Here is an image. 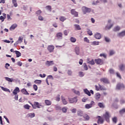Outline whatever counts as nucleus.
I'll return each mask as SVG.
<instances>
[{"label":"nucleus","instance_id":"b1692460","mask_svg":"<svg viewBox=\"0 0 125 125\" xmlns=\"http://www.w3.org/2000/svg\"><path fill=\"white\" fill-rule=\"evenodd\" d=\"M118 37H125V30L120 32V33H119L118 34Z\"/></svg>","mask_w":125,"mask_h":125},{"label":"nucleus","instance_id":"a19ab883","mask_svg":"<svg viewBox=\"0 0 125 125\" xmlns=\"http://www.w3.org/2000/svg\"><path fill=\"white\" fill-rule=\"evenodd\" d=\"M83 69L85 71H87V70H88V67H87V65H86V63H84L83 64Z\"/></svg>","mask_w":125,"mask_h":125},{"label":"nucleus","instance_id":"a211bd4d","mask_svg":"<svg viewBox=\"0 0 125 125\" xmlns=\"http://www.w3.org/2000/svg\"><path fill=\"white\" fill-rule=\"evenodd\" d=\"M87 63H88L89 64H90L91 65H94V64H95L94 61L93 60H92L91 61H89V58H87Z\"/></svg>","mask_w":125,"mask_h":125},{"label":"nucleus","instance_id":"774afa93","mask_svg":"<svg viewBox=\"0 0 125 125\" xmlns=\"http://www.w3.org/2000/svg\"><path fill=\"white\" fill-rule=\"evenodd\" d=\"M15 99L17 101L18 100V95H15Z\"/></svg>","mask_w":125,"mask_h":125},{"label":"nucleus","instance_id":"9b49d317","mask_svg":"<svg viewBox=\"0 0 125 125\" xmlns=\"http://www.w3.org/2000/svg\"><path fill=\"white\" fill-rule=\"evenodd\" d=\"M19 92H20V89H19V88L18 87H16L15 88V89L14 90V91H13V94L14 95H18L17 94Z\"/></svg>","mask_w":125,"mask_h":125},{"label":"nucleus","instance_id":"6e6552de","mask_svg":"<svg viewBox=\"0 0 125 125\" xmlns=\"http://www.w3.org/2000/svg\"><path fill=\"white\" fill-rule=\"evenodd\" d=\"M71 13L72 15H74L75 17H79V14L78 12L76 11V10L75 9H72L71 10Z\"/></svg>","mask_w":125,"mask_h":125},{"label":"nucleus","instance_id":"7ed1b4c3","mask_svg":"<svg viewBox=\"0 0 125 125\" xmlns=\"http://www.w3.org/2000/svg\"><path fill=\"white\" fill-rule=\"evenodd\" d=\"M95 104V103H94V101H91L90 104H86L85 105V109H90V108L92 107V106L94 105Z\"/></svg>","mask_w":125,"mask_h":125},{"label":"nucleus","instance_id":"58836bf2","mask_svg":"<svg viewBox=\"0 0 125 125\" xmlns=\"http://www.w3.org/2000/svg\"><path fill=\"white\" fill-rule=\"evenodd\" d=\"M108 72L110 74L113 75L114 74H115V70H114V69H113V68H110Z\"/></svg>","mask_w":125,"mask_h":125},{"label":"nucleus","instance_id":"37998d69","mask_svg":"<svg viewBox=\"0 0 125 125\" xmlns=\"http://www.w3.org/2000/svg\"><path fill=\"white\" fill-rule=\"evenodd\" d=\"M42 10H39L36 12V14H37V16H39V15H41V14H42Z\"/></svg>","mask_w":125,"mask_h":125},{"label":"nucleus","instance_id":"69168bd1","mask_svg":"<svg viewBox=\"0 0 125 125\" xmlns=\"http://www.w3.org/2000/svg\"><path fill=\"white\" fill-rule=\"evenodd\" d=\"M87 101V98H84L82 99V102H86Z\"/></svg>","mask_w":125,"mask_h":125},{"label":"nucleus","instance_id":"7c9ffc66","mask_svg":"<svg viewBox=\"0 0 125 125\" xmlns=\"http://www.w3.org/2000/svg\"><path fill=\"white\" fill-rule=\"evenodd\" d=\"M6 81H7V82H10V83H12L13 82V79L10 78L9 77H5V78Z\"/></svg>","mask_w":125,"mask_h":125},{"label":"nucleus","instance_id":"412c9836","mask_svg":"<svg viewBox=\"0 0 125 125\" xmlns=\"http://www.w3.org/2000/svg\"><path fill=\"white\" fill-rule=\"evenodd\" d=\"M77 115L79 117H83V111L82 110H78L77 112Z\"/></svg>","mask_w":125,"mask_h":125},{"label":"nucleus","instance_id":"4468645a","mask_svg":"<svg viewBox=\"0 0 125 125\" xmlns=\"http://www.w3.org/2000/svg\"><path fill=\"white\" fill-rule=\"evenodd\" d=\"M101 97V95L99 93H96L95 95V98L96 100H97L98 101L100 99V98Z\"/></svg>","mask_w":125,"mask_h":125},{"label":"nucleus","instance_id":"5701e85b","mask_svg":"<svg viewBox=\"0 0 125 125\" xmlns=\"http://www.w3.org/2000/svg\"><path fill=\"white\" fill-rule=\"evenodd\" d=\"M21 92L23 93V94H25V95H29V93H28V91L25 89H22L21 90Z\"/></svg>","mask_w":125,"mask_h":125},{"label":"nucleus","instance_id":"a878e982","mask_svg":"<svg viewBox=\"0 0 125 125\" xmlns=\"http://www.w3.org/2000/svg\"><path fill=\"white\" fill-rule=\"evenodd\" d=\"M83 90L85 94H87V95H88V96H90L91 95V94H90V92H89V91H88L87 89H85Z\"/></svg>","mask_w":125,"mask_h":125},{"label":"nucleus","instance_id":"dca6fc26","mask_svg":"<svg viewBox=\"0 0 125 125\" xmlns=\"http://www.w3.org/2000/svg\"><path fill=\"white\" fill-rule=\"evenodd\" d=\"M56 37L57 38V39H62V37H63V34H62L61 32H59L57 33Z\"/></svg>","mask_w":125,"mask_h":125},{"label":"nucleus","instance_id":"72a5a7b5","mask_svg":"<svg viewBox=\"0 0 125 125\" xmlns=\"http://www.w3.org/2000/svg\"><path fill=\"white\" fill-rule=\"evenodd\" d=\"M120 30H121V27H120L119 26H116L113 29V31L114 32H117V31H120Z\"/></svg>","mask_w":125,"mask_h":125},{"label":"nucleus","instance_id":"f03ea898","mask_svg":"<svg viewBox=\"0 0 125 125\" xmlns=\"http://www.w3.org/2000/svg\"><path fill=\"white\" fill-rule=\"evenodd\" d=\"M103 117L104 118L105 121L109 123L110 122V114L109 112L106 111L105 113L103 115Z\"/></svg>","mask_w":125,"mask_h":125},{"label":"nucleus","instance_id":"0eeeda50","mask_svg":"<svg viewBox=\"0 0 125 125\" xmlns=\"http://www.w3.org/2000/svg\"><path fill=\"white\" fill-rule=\"evenodd\" d=\"M125 88V85L123 83H119L116 86V89H124Z\"/></svg>","mask_w":125,"mask_h":125},{"label":"nucleus","instance_id":"2eb2a0df","mask_svg":"<svg viewBox=\"0 0 125 125\" xmlns=\"http://www.w3.org/2000/svg\"><path fill=\"white\" fill-rule=\"evenodd\" d=\"M61 97H62V101L63 103V104L67 105V104H68V102H67V101H66V99H65L64 97H63V96H62Z\"/></svg>","mask_w":125,"mask_h":125},{"label":"nucleus","instance_id":"6e6d98bb","mask_svg":"<svg viewBox=\"0 0 125 125\" xmlns=\"http://www.w3.org/2000/svg\"><path fill=\"white\" fill-rule=\"evenodd\" d=\"M67 74L69 76H72L73 72L71 71V70H68L67 71Z\"/></svg>","mask_w":125,"mask_h":125},{"label":"nucleus","instance_id":"f704fd0d","mask_svg":"<svg viewBox=\"0 0 125 125\" xmlns=\"http://www.w3.org/2000/svg\"><path fill=\"white\" fill-rule=\"evenodd\" d=\"M24 108L25 109H26V110H30V108L31 107V106H30L29 104H25L24 106H23Z\"/></svg>","mask_w":125,"mask_h":125},{"label":"nucleus","instance_id":"473e14b6","mask_svg":"<svg viewBox=\"0 0 125 125\" xmlns=\"http://www.w3.org/2000/svg\"><path fill=\"white\" fill-rule=\"evenodd\" d=\"M112 122L114 123V124H117V122H118V118H117V117H114L112 118Z\"/></svg>","mask_w":125,"mask_h":125},{"label":"nucleus","instance_id":"680f3d73","mask_svg":"<svg viewBox=\"0 0 125 125\" xmlns=\"http://www.w3.org/2000/svg\"><path fill=\"white\" fill-rule=\"evenodd\" d=\"M17 42H23V38L20 37Z\"/></svg>","mask_w":125,"mask_h":125},{"label":"nucleus","instance_id":"3c124183","mask_svg":"<svg viewBox=\"0 0 125 125\" xmlns=\"http://www.w3.org/2000/svg\"><path fill=\"white\" fill-rule=\"evenodd\" d=\"M33 88H34V90H35V91H37V90H38V85H37L36 84H34Z\"/></svg>","mask_w":125,"mask_h":125},{"label":"nucleus","instance_id":"f257e3e1","mask_svg":"<svg viewBox=\"0 0 125 125\" xmlns=\"http://www.w3.org/2000/svg\"><path fill=\"white\" fill-rule=\"evenodd\" d=\"M82 11L83 14H86V13H89L91 11V9L87 8L85 6L82 7Z\"/></svg>","mask_w":125,"mask_h":125},{"label":"nucleus","instance_id":"c756f323","mask_svg":"<svg viewBox=\"0 0 125 125\" xmlns=\"http://www.w3.org/2000/svg\"><path fill=\"white\" fill-rule=\"evenodd\" d=\"M14 52H15L16 54L17 57H20L21 56V53L19 52V51H15Z\"/></svg>","mask_w":125,"mask_h":125},{"label":"nucleus","instance_id":"09e8293b","mask_svg":"<svg viewBox=\"0 0 125 125\" xmlns=\"http://www.w3.org/2000/svg\"><path fill=\"white\" fill-rule=\"evenodd\" d=\"M113 24H111V25H110L109 26H108V25H107L106 27H105V29L106 30H110V29H111V28H112L113 27Z\"/></svg>","mask_w":125,"mask_h":125},{"label":"nucleus","instance_id":"aec40b11","mask_svg":"<svg viewBox=\"0 0 125 125\" xmlns=\"http://www.w3.org/2000/svg\"><path fill=\"white\" fill-rule=\"evenodd\" d=\"M95 39L97 40H100L101 39V34L100 33H96L94 36Z\"/></svg>","mask_w":125,"mask_h":125},{"label":"nucleus","instance_id":"39448f33","mask_svg":"<svg viewBox=\"0 0 125 125\" xmlns=\"http://www.w3.org/2000/svg\"><path fill=\"white\" fill-rule=\"evenodd\" d=\"M69 102L71 104L77 103L78 102V98H68Z\"/></svg>","mask_w":125,"mask_h":125},{"label":"nucleus","instance_id":"ea45409f","mask_svg":"<svg viewBox=\"0 0 125 125\" xmlns=\"http://www.w3.org/2000/svg\"><path fill=\"white\" fill-rule=\"evenodd\" d=\"M70 40L71 42H77V39L74 37H71Z\"/></svg>","mask_w":125,"mask_h":125},{"label":"nucleus","instance_id":"c03bdc74","mask_svg":"<svg viewBox=\"0 0 125 125\" xmlns=\"http://www.w3.org/2000/svg\"><path fill=\"white\" fill-rule=\"evenodd\" d=\"M120 114L121 115H123V114H125V108H123L122 109L120 110L119 111Z\"/></svg>","mask_w":125,"mask_h":125},{"label":"nucleus","instance_id":"e433bc0d","mask_svg":"<svg viewBox=\"0 0 125 125\" xmlns=\"http://www.w3.org/2000/svg\"><path fill=\"white\" fill-rule=\"evenodd\" d=\"M98 106H99L100 108H105V106H104V104H103V103H99L98 104Z\"/></svg>","mask_w":125,"mask_h":125},{"label":"nucleus","instance_id":"a18cd8bd","mask_svg":"<svg viewBox=\"0 0 125 125\" xmlns=\"http://www.w3.org/2000/svg\"><path fill=\"white\" fill-rule=\"evenodd\" d=\"M46 8L47 9V10H48L49 11H50V12H51V6L50 5H47L46 6Z\"/></svg>","mask_w":125,"mask_h":125},{"label":"nucleus","instance_id":"f3484780","mask_svg":"<svg viewBox=\"0 0 125 125\" xmlns=\"http://www.w3.org/2000/svg\"><path fill=\"white\" fill-rule=\"evenodd\" d=\"M75 51L77 55H79L80 54V47L79 46L75 47Z\"/></svg>","mask_w":125,"mask_h":125},{"label":"nucleus","instance_id":"4d7b16f0","mask_svg":"<svg viewBox=\"0 0 125 125\" xmlns=\"http://www.w3.org/2000/svg\"><path fill=\"white\" fill-rule=\"evenodd\" d=\"M72 113L73 114H76V112H77V109L76 108H73L71 110Z\"/></svg>","mask_w":125,"mask_h":125},{"label":"nucleus","instance_id":"1a4fd4ad","mask_svg":"<svg viewBox=\"0 0 125 125\" xmlns=\"http://www.w3.org/2000/svg\"><path fill=\"white\" fill-rule=\"evenodd\" d=\"M55 47L53 45H50L47 47V50L50 53L53 52Z\"/></svg>","mask_w":125,"mask_h":125},{"label":"nucleus","instance_id":"4c0bfd02","mask_svg":"<svg viewBox=\"0 0 125 125\" xmlns=\"http://www.w3.org/2000/svg\"><path fill=\"white\" fill-rule=\"evenodd\" d=\"M60 20L62 22H64L66 20V18L65 17L61 16L60 17Z\"/></svg>","mask_w":125,"mask_h":125},{"label":"nucleus","instance_id":"e2e57ef3","mask_svg":"<svg viewBox=\"0 0 125 125\" xmlns=\"http://www.w3.org/2000/svg\"><path fill=\"white\" fill-rule=\"evenodd\" d=\"M116 75H117V77H118V78H119V79H122V76H121V74H120V73H116Z\"/></svg>","mask_w":125,"mask_h":125},{"label":"nucleus","instance_id":"20e7f679","mask_svg":"<svg viewBox=\"0 0 125 125\" xmlns=\"http://www.w3.org/2000/svg\"><path fill=\"white\" fill-rule=\"evenodd\" d=\"M41 106H42L40 103L38 102H35L33 104H32V107L33 109H37V108H41Z\"/></svg>","mask_w":125,"mask_h":125},{"label":"nucleus","instance_id":"0e129e2a","mask_svg":"<svg viewBox=\"0 0 125 125\" xmlns=\"http://www.w3.org/2000/svg\"><path fill=\"white\" fill-rule=\"evenodd\" d=\"M10 66V64H9V63H6L5 64V68H6V69H8V67H9Z\"/></svg>","mask_w":125,"mask_h":125},{"label":"nucleus","instance_id":"ddd939ff","mask_svg":"<svg viewBox=\"0 0 125 125\" xmlns=\"http://www.w3.org/2000/svg\"><path fill=\"white\" fill-rule=\"evenodd\" d=\"M45 64L46 65V66L49 67V66H52V65H54V63L53 62V61H47L45 62Z\"/></svg>","mask_w":125,"mask_h":125},{"label":"nucleus","instance_id":"bf43d9fd","mask_svg":"<svg viewBox=\"0 0 125 125\" xmlns=\"http://www.w3.org/2000/svg\"><path fill=\"white\" fill-rule=\"evenodd\" d=\"M39 76L40 77H41V78H45L46 75H45V74H43V76H42V74H40Z\"/></svg>","mask_w":125,"mask_h":125},{"label":"nucleus","instance_id":"5fc2aeb1","mask_svg":"<svg viewBox=\"0 0 125 125\" xmlns=\"http://www.w3.org/2000/svg\"><path fill=\"white\" fill-rule=\"evenodd\" d=\"M5 19V18H4V17L2 16H0V20H1V22H3V21H4Z\"/></svg>","mask_w":125,"mask_h":125},{"label":"nucleus","instance_id":"bb28decb","mask_svg":"<svg viewBox=\"0 0 125 125\" xmlns=\"http://www.w3.org/2000/svg\"><path fill=\"white\" fill-rule=\"evenodd\" d=\"M101 87H102V86H101V85L99 84V86H98L97 85H95V89L96 90H97V91H98L100 90V89H101Z\"/></svg>","mask_w":125,"mask_h":125},{"label":"nucleus","instance_id":"6ab92c4d","mask_svg":"<svg viewBox=\"0 0 125 125\" xmlns=\"http://www.w3.org/2000/svg\"><path fill=\"white\" fill-rule=\"evenodd\" d=\"M83 118L84 119V121H88L90 119L89 116L86 114H83Z\"/></svg>","mask_w":125,"mask_h":125},{"label":"nucleus","instance_id":"c9c22d12","mask_svg":"<svg viewBox=\"0 0 125 125\" xmlns=\"http://www.w3.org/2000/svg\"><path fill=\"white\" fill-rule=\"evenodd\" d=\"M34 83H36V84H41V83H42V80H36Z\"/></svg>","mask_w":125,"mask_h":125},{"label":"nucleus","instance_id":"79ce46f5","mask_svg":"<svg viewBox=\"0 0 125 125\" xmlns=\"http://www.w3.org/2000/svg\"><path fill=\"white\" fill-rule=\"evenodd\" d=\"M72 91L73 92H74V93H75V94H77V95H80V91H77L74 89H72Z\"/></svg>","mask_w":125,"mask_h":125},{"label":"nucleus","instance_id":"9d476101","mask_svg":"<svg viewBox=\"0 0 125 125\" xmlns=\"http://www.w3.org/2000/svg\"><path fill=\"white\" fill-rule=\"evenodd\" d=\"M95 62L98 65H102V64H103V61L100 59L95 60Z\"/></svg>","mask_w":125,"mask_h":125},{"label":"nucleus","instance_id":"c85d7f7f","mask_svg":"<svg viewBox=\"0 0 125 125\" xmlns=\"http://www.w3.org/2000/svg\"><path fill=\"white\" fill-rule=\"evenodd\" d=\"M45 103L46 105H47L48 106L51 105V102H50V101H49L48 100H45Z\"/></svg>","mask_w":125,"mask_h":125},{"label":"nucleus","instance_id":"49530a36","mask_svg":"<svg viewBox=\"0 0 125 125\" xmlns=\"http://www.w3.org/2000/svg\"><path fill=\"white\" fill-rule=\"evenodd\" d=\"M29 118H34L35 117V113H31L28 114Z\"/></svg>","mask_w":125,"mask_h":125},{"label":"nucleus","instance_id":"603ef678","mask_svg":"<svg viewBox=\"0 0 125 125\" xmlns=\"http://www.w3.org/2000/svg\"><path fill=\"white\" fill-rule=\"evenodd\" d=\"M92 43L93 45H98V44H99V42L94 41Z\"/></svg>","mask_w":125,"mask_h":125},{"label":"nucleus","instance_id":"4be33fe9","mask_svg":"<svg viewBox=\"0 0 125 125\" xmlns=\"http://www.w3.org/2000/svg\"><path fill=\"white\" fill-rule=\"evenodd\" d=\"M119 69L121 71H124L125 69V65L124 64H121L119 66Z\"/></svg>","mask_w":125,"mask_h":125},{"label":"nucleus","instance_id":"cd10ccee","mask_svg":"<svg viewBox=\"0 0 125 125\" xmlns=\"http://www.w3.org/2000/svg\"><path fill=\"white\" fill-rule=\"evenodd\" d=\"M0 87L2 89V90H3V91H7V92H10V90H9V89H7L3 86H0Z\"/></svg>","mask_w":125,"mask_h":125},{"label":"nucleus","instance_id":"2f4dec72","mask_svg":"<svg viewBox=\"0 0 125 125\" xmlns=\"http://www.w3.org/2000/svg\"><path fill=\"white\" fill-rule=\"evenodd\" d=\"M74 26L75 27V29H76V30H80L82 29L81 26H80V25L79 24H74Z\"/></svg>","mask_w":125,"mask_h":125},{"label":"nucleus","instance_id":"8fccbe9b","mask_svg":"<svg viewBox=\"0 0 125 125\" xmlns=\"http://www.w3.org/2000/svg\"><path fill=\"white\" fill-rule=\"evenodd\" d=\"M7 19L8 21H10V20H12L10 16L8 14L7 15Z\"/></svg>","mask_w":125,"mask_h":125},{"label":"nucleus","instance_id":"864d4df0","mask_svg":"<svg viewBox=\"0 0 125 125\" xmlns=\"http://www.w3.org/2000/svg\"><path fill=\"white\" fill-rule=\"evenodd\" d=\"M38 19L40 21H43V17H42V16H39L38 17Z\"/></svg>","mask_w":125,"mask_h":125},{"label":"nucleus","instance_id":"338daca9","mask_svg":"<svg viewBox=\"0 0 125 125\" xmlns=\"http://www.w3.org/2000/svg\"><path fill=\"white\" fill-rule=\"evenodd\" d=\"M125 101L124 100H120V104H125Z\"/></svg>","mask_w":125,"mask_h":125},{"label":"nucleus","instance_id":"423d86ee","mask_svg":"<svg viewBox=\"0 0 125 125\" xmlns=\"http://www.w3.org/2000/svg\"><path fill=\"white\" fill-rule=\"evenodd\" d=\"M98 118V121H97V124H98V125L99 124H102L104 123V119H103V118H102L101 116H98L97 117Z\"/></svg>","mask_w":125,"mask_h":125},{"label":"nucleus","instance_id":"f8f14e48","mask_svg":"<svg viewBox=\"0 0 125 125\" xmlns=\"http://www.w3.org/2000/svg\"><path fill=\"white\" fill-rule=\"evenodd\" d=\"M101 81L102 83H109V80L106 78H103L101 79Z\"/></svg>","mask_w":125,"mask_h":125},{"label":"nucleus","instance_id":"052dcab7","mask_svg":"<svg viewBox=\"0 0 125 125\" xmlns=\"http://www.w3.org/2000/svg\"><path fill=\"white\" fill-rule=\"evenodd\" d=\"M87 34L88 35H89V36H92V32L90 30H88L87 31Z\"/></svg>","mask_w":125,"mask_h":125},{"label":"nucleus","instance_id":"13d9d810","mask_svg":"<svg viewBox=\"0 0 125 125\" xmlns=\"http://www.w3.org/2000/svg\"><path fill=\"white\" fill-rule=\"evenodd\" d=\"M109 54L110 55H113V54H115V52L113 50H110L109 51Z\"/></svg>","mask_w":125,"mask_h":125},{"label":"nucleus","instance_id":"de8ad7c7","mask_svg":"<svg viewBox=\"0 0 125 125\" xmlns=\"http://www.w3.org/2000/svg\"><path fill=\"white\" fill-rule=\"evenodd\" d=\"M62 111L63 112V113H67V107H63L62 108Z\"/></svg>","mask_w":125,"mask_h":125},{"label":"nucleus","instance_id":"393cba45","mask_svg":"<svg viewBox=\"0 0 125 125\" xmlns=\"http://www.w3.org/2000/svg\"><path fill=\"white\" fill-rule=\"evenodd\" d=\"M16 28H17V24H14L10 27V31H12V30H14Z\"/></svg>","mask_w":125,"mask_h":125}]
</instances>
